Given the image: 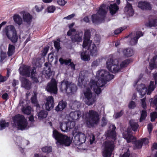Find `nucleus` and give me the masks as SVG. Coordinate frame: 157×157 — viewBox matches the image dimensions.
<instances>
[{
    "instance_id": "obj_17",
    "label": "nucleus",
    "mask_w": 157,
    "mask_h": 157,
    "mask_svg": "<svg viewBox=\"0 0 157 157\" xmlns=\"http://www.w3.org/2000/svg\"><path fill=\"white\" fill-rule=\"evenodd\" d=\"M144 33L140 31L136 32V35L134 37L132 38L130 41V44L131 45H134L137 44L138 40L139 38L143 36Z\"/></svg>"
},
{
    "instance_id": "obj_58",
    "label": "nucleus",
    "mask_w": 157,
    "mask_h": 157,
    "mask_svg": "<svg viewBox=\"0 0 157 157\" xmlns=\"http://www.w3.org/2000/svg\"><path fill=\"white\" fill-rule=\"evenodd\" d=\"M90 40L86 39H84L83 44L82 45V47L84 48L86 46H87L88 45L89 42L90 41Z\"/></svg>"
},
{
    "instance_id": "obj_61",
    "label": "nucleus",
    "mask_w": 157,
    "mask_h": 157,
    "mask_svg": "<svg viewBox=\"0 0 157 157\" xmlns=\"http://www.w3.org/2000/svg\"><path fill=\"white\" fill-rule=\"evenodd\" d=\"M147 129L148 131L150 134L151 133L153 129V125L152 123H150L148 124Z\"/></svg>"
},
{
    "instance_id": "obj_50",
    "label": "nucleus",
    "mask_w": 157,
    "mask_h": 157,
    "mask_svg": "<svg viewBox=\"0 0 157 157\" xmlns=\"http://www.w3.org/2000/svg\"><path fill=\"white\" fill-rule=\"evenodd\" d=\"M151 122L155 121V119L157 118V112H154L152 113L151 114Z\"/></svg>"
},
{
    "instance_id": "obj_62",
    "label": "nucleus",
    "mask_w": 157,
    "mask_h": 157,
    "mask_svg": "<svg viewBox=\"0 0 157 157\" xmlns=\"http://www.w3.org/2000/svg\"><path fill=\"white\" fill-rule=\"evenodd\" d=\"M71 122H70L69 123V129H72L73 128L75 125V121H72Z\"/></svg>"
},
{
    "instance_id": "obj_8",
    "label": "nucleus",
    "mask_w": 157,
    "mask_h": 157,
    "mask_svg": "<svg viewBox=\"0 0 157 157\" xmlns=\"http://www.w3.org/2000/svg\"><path fill=\"white\" fill-rule=\"evenodd\" d=\"M102 155L104 157H110L115 147L114 142L112 140L105 141L103 144Z\"/></svg>"
},
{
    "instance_id": "obj_15",
    "label": "nucleus",
    "mask_w": 157,
    "mask_h": 157,
    "mask_svg": "<svg viewBox=\"0 0 157 157\" xmlns=\"http://www.w3.org/2000/svg\"><path fill=\"white\" fill-rule=\"evenodd\" d=\"M45 67L44 68L43 73L45 74V77L46 78L48 79L51 77H52L53 71H51V67L48 65V62L44 63Z\"/></svg>"
},
{
    "instance_id": "obj_37",
    "label": "nucleus",
    "mask_w": 157,
    "mask_h": 157,
    "mask_svg": "<svg viewBox=\"0 0 157 157\" xmlns=\"http://www.w3.org/2000/svg\"><path fill=\"white\" fill-rule=\"evenodd\" d=\"M81 58L82 60L84 61L89 60L90 59V56L86 51L81 53Z\"/></svg>"
},
{
    "instance_id": "obj_26",
    "label": "nucleus",
    "mask_w": 157,
    "mask_h": 157,
    "mask_svg": "<svg viewBox=\"0 0 157 157\" xmlns=\"http://www.w3.org/2000/svg\"><path fill=\"white\" fill-rule=\"evenodd\" d=\"M105 6L104 4L101 5L97 12L101 16V17H104V20L107 13L105 10Z\"/></svg>"
},
{
    "instance_id": "obj_30",
    "label": "nucleus",
    "mask_w": 157,
    "mask_h": 157,
    "mask_svg": "<svg viewBox=\"0 0 157 157\" xmlns=\"http://www.w3.org/2000/svg\"><path fill=\"white\" fill-rule=\"evenodd\" d=\"M23 18L24 22L29 24L32 21L33 17L29 13H27L23 14Z\"/></svg>"
},
{
    "instance_id": "obj_12",
    "label": "nucleus",
    "mask_w": 157,
    "mask_h": 157,
    "mask_svg": "<svg viewBox=\"0 0 157 157\" xmlns=\"http://www.w3.org/2000/svg\"><path fill=\"white\" fill-rule=\"evenodd\" d=\"M20 73L23 76L29 77L31 68L30 66L26 65H23L19 68Z\"/></svg>"
},
{
    "instance_id": "obj_21",
    "label": "nucleus",
    "mask_w": 157,
    "mask_h": 157,
    "mask_svg": "<svg viewBox=\"0 0 157 157\" xmlns=\"http://www.w3.org/2000/svg\"><path fill=\"white\" fill-rule=\"evenodd\" d=\"M67 105V102L62 100L59 102L55 109L57 112H62L66 107Z\"/></svg>"
},
{
    "instance_id": "obj_23",
    "label": "nucleus",
    "mask_w": 157,
    "mask_h": 157,
    "mask_svg": "<svg viewBox=\"0 0 157 157\" xmlns=\"http://www.w3.org/2000/svg\"><path fill=\"white\" fill-rule=\"evenodd\" d=\"M30 77L32 80L33 81V83H37L39 82L38 78L39 77L37 75L36 69L35 67H33V68L31 72Z\"/></svg>"
},
{
    "instance_id": "obj_48",
    "label": "nucleus",
    "mask_w": 157,
    "mask_h": 157,
    "mask_svg": "<svg viewBox=\"0 0 157 157\" xmlns=\"http://www.w3.org/2000/svg\"><path fill=\"white\" fill-rule=\"evenodd\" d=\"M22 111L25 114L29 115L31 113V108L30 106H28L25 108H23Z\"/></svg>"
},
{
    "instance_id": "obj_28",
    "label": "nucleus",
    "mask_w": 157,
    "mask_h": 157,
    "mask_svg": "<svg viewBox=\"0 0 157 157\" xmlns=\"http://www.w3.org/2000/svg\"><path fill=\"white\" fill-rule=\"evenodd\" d=\"M145 25L150 28L156 27L157 26V19L155 18H149L148 22L145 24Z\"/></svg>"
},
{
    "instance_id": "obj_32",
    "label": "nucleus",
    "mask_w": 157,
    "mask_h": 157,
    "mask_svg": "<svg viewBox=\"0 0 157 157\" xmlns=\"http://www.w3.org/2000/svg\"><path fill=\"white\" fill-rule=\"evenodd\" d=\"M154 83V81H151L149 85L147 86V94L150 95L151 92L154 90L156 87V85Z\"/></svg>"
},
{
    "instance_id": "obj_18",
    "label": "nucleus",
    "mask_w": 157,
    "mask_h": 157,
    "mask_svg": "<svg viewBox=\"0 0 157 157\" xmlns=\"http://www.w3.org/2000/svg\"><path fill=\"white\" fill-rule=\"evenodd\" d=\"M136 90L139 92L141 96V97H143L146 94L147 91V88L145 85L141 84L138 85L136 87Z\"/></svg>"
},
{
    "instance_id": "obj_3",
    "label": "nucleus",
    "mask_w": 157,
    "mask_h": 157,
    "mask_svg": "<svg viewBox=\"0 0 157 157\" xmlns=\"http://www.w3.org/2000/svg\"><path fill=\"white\" fill-rule=\"evenodd\" d=\"M53 136L56 140V144L57 146H68L71 143V140L69 137L63 135L56 129L54 130L53 131Z\"/></svg>"
},
{
    "instance_id": "obj_19",
    "label": "nucleus",
    "mask_w": 157,
    "mask_h": 157,
    "mask_svg": "<svg viewBox=\"0 0 157 157\" xmlns=\"http://www.w3.org/2000/svg\"><path fill=\"white\" fill-rule=\"evenodd\" d=\"M87 49L89 51L90 55L92 56H96L98 54L97 47L94 44H90Z\"/></svg>"
},
{
    "instance_id": "obj_1",
    "label": "nucleus",
    "mask_w": 157,
    "mask_h": 157,
    "mask_svg": "<svg viewBox=\"0 0 157 157\" xmlns=\"http://www.w3.org/2000/svg\"><path fill=\"white\" fill-rule=\"evenodd\" d=\"M96 77L98 79V85L93 90L97 94H99L101 90L100 87L105 86L107 81H109L114 78V76L109 73L107 71L104 70H101L97 72Z\"/></svg>"
},
{
    "instance_id": "obj_53",
    "label": "nucleus",
    "mask_w": 157,
    "mask_h": 157,
    "mask_svg": "<svg viewBox=\"0 0 157 157\" xmlns=\"http://www.w3.org/2000/svg\"><path fill=\"white\" fill-rule=\"evenodd\" d=\"M141 101L142 107L144 109H146L147 108V105L146 103V98H144L141 100Z\"/></svg>"
},
{
    "instance_id": "obj_10",
    "label": "nucleus",
    "mask_w": 157,
    "mask_h": 157,
    "mask_svg": "<svg viewBox=\"0 0 157 157\" xmlns=\"http://www.w3.org/2000/svg\"><path fill=\"white\" fill-rule=\"evenodd\" d=\"M46 90L51 94H57V84L56 79L52 78L49 82L46 88Z\"/></svg>"
},
{
    "instance_id": "obj_27",
    "label": "nucleus",
    "mask_w": 157,
    "mask_h": 157,
    "mask_svg": "<svg viewBox=\"0 0 157 157\" xmlns=\"http://www.w3.org/2000/svg\"><path fill=\"white\" fill-rule=\"evenodd\" d=\"M124 11L127 12L130 16H132L134 13V11L132 8V4L128 2L127 3V5L124 9Z\"/></svg>"
},
{
    "instance_id": "obj_52",
    "label": "nucleus",
    "mask_w": 157,
    "mask_h": 157,
    "mask_svg": "<svg viewBox=\"0 0 157 157\" xmlns=\"http://www.w3.org/2000/svg\"><path fill=\"white\" fill-rule=\"evenodd\" d=\"M124 111L123 110H121L120 112H117L115 113L114 116L115 119H117L121 117L124 114Z\"/></svg>"
},
{
    "instance_id": "obj_42",
    "label": "nucleus",
    "mask_w": 157,
    "mask_h": 157,
    "mask_svg": "<svg viewBox=\"0 0 157 157\" xmlns=\"http://www.w3.org/2000/svg\"><path fill=\"white\" fill-rule=\"evenodd\" d=\"M130 126L133 131L135 132L137 130V129L139 127V125L138 123L136 122H129Z\"/></svg>"
},
{
    "instance_id": "obj_41",
    "label": "nucleus",
    "mask_w": 157,
    "mask_h": 157,
    "mask_svg": "<svg viewBox=\"0 0 157 157\" xmlns=\"http://www.w3.org/2000/svg\"><path fill=\"white\" fill-rule=\"evenodd\" d=\"M147 116V112L146 110H142L141 111V116L139 119V121L142 122L144 120Z\"/></svg>"
},
{
    "instance_id": "obj_43",
    "label": "nucleus",
    "mask_w": 157,
    "mask_h": 157,
    "mask_svg": "<svg viewBox=\"0 0 157 157\" xmlns=\"http://www.w3.org/2000/svg\"><path fill=\"white\" fill-rule=\"evenodd\" d=\"M157 58V56H155L153 57L152 59L151 60V63H149V69L151 70L154 68L155 65V61Z\"/></svg>"
},
{
    "instance_id": "obj_6",
    "label": "nucleus",
    "mask_w": 157,
    "mask_h": 157,
    "mask_svg": "<svg viewBox=\"0 0 157 157\" xmlns=\"http://www.w3.org/2000/svg\"><path fill=\"white\" fill-rule=\"evenodd\" d=\"M87 124L92 127L98 124L99 121V116L98 113L94 110H89L86 114Z\"/></svg>"
},
{
    "instance_id": "obj_57",
    "label": "nucleus",
    "mask_w": 157,
    "mask_h": 157,
    "mask_svg": "<svg viewBox=\"0 0 157 157\" xmlns=\"http://www.w3.org/2000/svg\"><path fill=\"white\" fill-rule=\"evenodd\" d=\"M128 107L130 109H134L136 107V105L135 102L131 101L128 105Z\"/></svg>"
},
{
    "instance_id": "obj_56",
    "label": "nucleus",
    "mask_w": 157,
    "mask_h": 157,
    "mask_svg": "<svg viewBox=\"0 0 157 157\" xmlns=\"http://www.w3.org/2000/svg\"><path fill=\"white\" fill-rule=\"evenodd\" d=\"M49 47H44V48H43V50L42 51V52L41 53V56H45L48 50H49Z\"/></svg>"
},
{
    "instance_id": "obj_20",
    "label": "nucleus",
    "mask_w": 157,
    "mask_h": 157,
    "mask_svg": "<svg viewBox=\"0 0 157 157\" xmlns=\"http://www.w3.org/2000/svg\"><path fill=\"white\" fill-rule=\"evenodd\" d=\"M138 6L143 10H150L151 9L150 4L146 1L139 2Z\"/></svg>"
},
{
    "instance_id": "obj_22",
    "label": "nucleus",
    "mask_w": 157,
    "mask_h": 157,
    "mask_svg": "<svg viewBox=\"0 0 157 157\" xmlns=\"http://www.w3.org/2000/svg\"><path fill=\"white\" fill-rule=\"evenodd\" d=\"M69 116V117L71 119V121L78 120L81 117V113L80 111L71 112L70 113Z\"/></svg>"
},
{
    "instance_id": "obj_47",
    "label": "nucleus",
    "mask_w": 157,
    "mask_h": 157,
    "mask_svg": "<svg viewBox=\"0 0 157 157\" xmlns=\"http://www.w3.org/2000/svg\"><path fill=\"white\" fill-rule=\"evenodd\" d=\"M60 39L58 38L57 39V40H54V45L55 48L58 51L59 50L60 48Z\"/></svg>"
},
{
    "instance_id": "obj_35",
    "label": "nucleus",
    "mask_w": 157,
    "mask_h": 157,
    "mask_svg": "<svg viewBox=\"0 0 157 157\" xmlns=\"http://www.w3.org/2000/svg\"><path fill=\"white\" fill-rule=\"evenodd\" d=\"M69 123L68 122L60 123V128L62 132H67L69 131Z\"/></svg>"
},
{
    "instance_id": "obj_7",
    "label": "nucleus",
    "mask_w": 157,
    "mask_h": 157,
    "mask_svg": "<svg viewBox=\"0 0 157 157\" xmlns=\"http://www.w3.org/2000/svg\"><path fill=\"white\" fill-rule=\"evenodd\" d=\"M60 88L61 90L62 91H65L68 94L73 93L77 89V87L75 85L65 80L61 82Z\"/></svg>"
},
{
    "instance_id": "obj_46",
    "label": "nucleus",
    "mask_w": 157,
    "mask_h": 157,
    "mask_svg": "<svg viewBox=\"0 0 157 157\" xmlns=\"http://www.w3.org/2000/svg\"><path fill=\"white\" fill-rule=\"evenodd\" d=\"M89 85L91 89L93 90L98 85L97 82L92 79L90 80Z\"/></svg>"
},
{
    "instance_id": "obj_25",
    "label": "nucleus",
    "mask_w": 157,
    "mask_h": 157,
    "mask_svg": "<svg viewBox=\"0 0 157 157\" xmlns=\"http://www.w3.org/2000/svg\"><path fill=\"white\" fill-rule=\"evenodd\" d=\"M22 86L23 87L27 90H30L31 87L32 83L28 79L23 78L21 80Z\"/></svg>"
},
{
    "instance_id": "obj_31",
    "label": "nucleus",
    "mask_w": 157,
    "mask_h": 157,
    "mask_svg": "<svg viewBox=\"0 0 157 157\" xmlns=\"http://www.w3.org/2000/svg\"><path fill=\"white\" fill-rule=\"evenodd\" d=\"M119 9L118 6L116 3L113 4H111L110 5L109 7L110 13L112 15H113L116 13Z\"/></svg>"
},
{
    "instance_id": "obj_24",
    "label": "nucleus",
    "mask_w": 157,
    "mask_h": 157,
    "mask_svg": "<svg viewBox=\"0 0 157 157\" xmlns=\"http://www.w3.org/2000/svg\"><path fill=\"white\" fill-rule=\"evenodd\" d=\"M92 21L94 23H101L105 21L104 17H100L97 14H94L92 15Z\"/></svg>"
},
{
    "instance_id": "obj_13",
    "label": "nucleus",
    "mask_w": 157,
    "mask_h": 157,
    "mask_svg": "<svg viewBox=\"0 0 157 157\" xmlns=\"http://www.w3.org/2000/svg\"><path fill=\"white\" fill-rule=\"evenodd\" d=\"M131 128H128L122 133L123 137L126 140L128 143H130L135 138V137L131 134Z\"/></svg>"
},
{
    "instance_id": "obj_45",
    "label": "nucleus",
    "mask_w": 157,
    "mask_h": 157,
    "mask_svg": "<svg viewBox=\"0 0 157 157\" xmlns=\"http://www.w3.org/2000/svg\"><path fill=\"white\" fill-rule=\"evenodd\" d=\"M41 150L42 152L48 154L52 151V147L50 146H46L42 148Z\"/></svg>"
},
{
    "instance_id": "obj_49",
    "label": "nucleus",
    "mask_w": 157,
    "mask_h": 157,
    "mask_svg": "<svg viewBox=\"0 0 157 157\" xmlns=\"http://www.w3.org/2000/svg\"><path fill=\"white\" fill-rule=\"evenodd\" d=\"M90 36L91 33L90 30L87 29L85 31L84 36V39L90 40Z\"/></svg>"
},
{
    "instance_id": "obj_2",
    "label": "nucleus",
    "mask_w": 157,
    "mask_h": 157,
    "mask_svg": "<svg viewBox=\"0 0 157 157\" xmlns=\"http://www.w3.org/2000/svg\"><path fill=\"white\" fill-rule=\"evenodd\" d=\"M131 61L130 59H128L123 61L119 64L117 59H113V58L109 59L106 62V67L108 70L110 72L116 73L121 71L122 68L126 67Z\"/></svg>"
},
{
    "instance_id": "obj_40",
    "label": "nucleus",
    "mask_w": 157,
    "mask_h": 157,
    "mask_svg": "<svg viewBox=\"0 0 157 157\" xmlns=\"http://www.w3.org/2000/svg\"><path fill=\"white\" fill-rule=\"evenodd\" d=\"M59 61L61 65L64 64L65 65L69 66L71 61V59H63L62 58H60L59 59Z\"/></svg>"
},
{
    "instance_id": "obj_11",
    "label": "nucleus",
    "mask_w": 157,
    "mask_h": 157,
    "mask_svg": "<svg viewBox=\"0 0 157 157\" xmlns=\"http://www.w3.org/2000/svg\"><path fill=\"white\" fill-rule=\"evenodd\" d=\"M86 136L84 134L81 132H78L74 136V142L80 145L85 142Z\"/></svg>"
},
{
    "instance_id": "obj_9",
    "label": "nucleus",
    "mask_w": 157,
    "mask_h": 157,
    "mask_svg": "<svg viewBox=\"0 0 157 157\" xmlns=\"http://www.w3.org/2000/svg\"><path fill=\"white\" fill-rule=\"evenodd\" d=\"M85 98V103L88 105H93L96 101V96L93 95L92 91L89 88H87L84 92Z\"/></svg>"
},
{
    "instance_id": "obj_60",
    "label": "nucleus",
    "mask_w": 157,
    "mask_h": 157,
    "mask_svg": "<svg viewBox=\"0 0 157 157\" xmlns=\"http://www.w3.org/2000/svg\"><path fill=\"white\" fill-rule=\"evenodd\" d=\"M57 2L58 5L61 6H63L66 3L64 0H56Z\"/></svg>"
},
{
    "instance_id": "obj_29",
    "label": "nucleus",
    "mask_w": 157,
    "mask_h": 157,
    "mask_svg": "<svg viewBox=\"0 0 157 157\" xmlns=\"http://www.w3.org/2000/svg\"><path fill=\"white\" fill-rule=\"evenodd\" d=\"M82 36H80L78 33L71 36V39L73 43L79 42L82 41Z\"/></svg>"
},
{
    "instance_id": "obj_14",
    "label": "nucleus",
    "mask_w": 157,
    "mask_h": 157,
    "mask_svg": "<svg viewBox=\"0 0 157 157\" xmlns=\"http://www.w3.org/2000/svg\"><path fill=\"white\" fill-rule=\"evenodd\" d=\"M46 100L45 108L47 110L50 111L52 109L54 106V98L52 96H50L47 98Z\"/></svg>"
},
{
    "instance_id": "obj_51",
    "label": "nucleus",
    "mask_w": 157,
    "mask_h": 157,
    "mask_svg": "<svg viewBox=\"0 0 157 157\" xmlns=\"http://www.w3.org/2000/svg\"><path fill=\"white\" fill-rule=\"evenodd\" d=\"M44 6L43 4L39 5H36L35 8L37 12H40L41 11L44 9Z\"/></svg>"
},
{
    "instance_id": "obj_5",
    "label": "nucleus",
    "mask_w": 157,
    "mask_h": 157,
    "mask_svg": "<svg viewBox=\"0 0 157 157\" xmlns=\"http://www.w3.org/2000/svg\"><path fill=\"white\" fill-rule=\"evenodd\" d=\"M5 33L7 38L13 43H16L18 39L17 31L13 25L6 26L5 28Z\"/></svg>"
},
{
    "instance_id": "obj_16",
    "label": "nucleus",
    "mask_w": 157,
    "mask_h": 157,
    "mask_svg": "<svg viewBox=\"0 0 157 157\" xmlns=\"http://www.w3.org/2000/svg\"><path fill=\"white\" fill-rule=\"evenodd\" d=\"M112 130H109L106 133L107 137L109 139L113 140L116 139V133L115 131L116 127L114 125H112Z\"/></svg>"
},
{
    "instance_id": "obj_36",
    "label": "nucleus",
    "mask_w": 157,
    "mask_h": 157,
    "mask_svg": "<svg viewBox=\"0 0 157 157\" xmlns=\"http://www.w3.org/2000/svg\"><path fill=\"white\" fill-rule=\"evenodd\" d=\"M15 50V47L14 45L9 44L7 52L8 56L10 57L12 56L14 53Z\"/></svg>"
},
{
    "instance_id": "obj_39",
    "label": "nucleus",
    "mask_w": 157,
    "mask_h": 157,
    "mask_svg": "<svg viewBox=\"0 0 157 157\" xmlns=\"http://www.w3.org/2000/svg\"><path fill=\"white\" fill-rule=\"evenodd\" d=\"M9 123L6 122L5 120L2 119L0 121V129L2 130L5 129L6 127L9 126Z\"/></svg>"
},
{
    "instance_id": "obj_34",
    "label": "nucleus",
    "mask_w": 157,
    "mask_h": 157,
    "mask_svg": "<svg viewBox=\"0 0 157 157\" xmlns=\"http://www.w3.org/2000/svg\"><path fill=\"white\" fill-rule=\"evenodd\" d=\"M123 53L124 56L128 57L131 56L134 54L133 51L131 48L124 49L123 50Z\"/></svg>"
},
{
    "instance_id": "obj_59",
    "label": "nucleus",
    "mask_w": 157,
    "mask_h": 157,
    "mask_svg": "<svg viewBox=\"0 0 157 157\" xmlns=\"http://www.w3.org/2000/svg\"><path fill=\"white\" fill-rule=\"evenodd\" d=\"M76 30L74 28L70 29L67 33V35L68 36H71L73 33L75 32Z\"/></svg>"
},
{
    "instance_id": "obj_54",
    "label": "nucleus",
    "mask_w": 157,
    "mask_h": 157,
    "mask_svg": "<svg viewBox=\"0 0 157 157\" xmlns=\"http://www.w3.org/2000/svg\"><path fill=\"white\" fill-rule=\"evenodd\" d=\"M124 29V27H120L115 30L114 33L115 35L121 33Z\"/></svg>"
},
{
    "instance_id": "obj_44",
    "label": "nucleus",
    "mask_w": 157,
    "mask_h": 157,
    "mask_svg": "<svg viewBox=\"0 0 157 157\" xmlns=\"http://www.w3.org/2000/svg\"><path fill=\"white\" fill-rule=\"evenodd\" d=\"M133 143L135 144V148L136 149H140L142 147L143 142L140 140H136L134 141Z\"/></svg>"
},
{
    "instance_id": "obj_55",
    "label": "nucleus",
    "mask_w": 157,
    "mask_h": 157,
    "mask_svg": "<svg viewBox=\"0 0 157 157\" xmlns=\"http://www.w3.org/2000/svg\"><path fill=\"white\" fill-rule=\"evenodd\" d=\"M56 10L55 6H48L47 8L48 12V13H53Z\"/></svg>"
},
{
    "instance_id": "obj_33",
    "label": "nucleus",
    "mask_w": 157,
    "mask_h": 157,
    "mask_svg": "<svg viewBox=\"0 0 157 157\" xmlns=\"http://www.w3.org/2000/svg\"><path fill=\"white\" fill-rule=\"evenodd\" d=\"M13 20L15 23L18 25H21L23 21L21 17L18 14H15L13 16Z\"/></svg>"
},
{
    "instance_id": "obj_64",
    "label": "nucleus",
    "mask_w": 157,
    "mask_h": 157,
    "mask_svg": "<svg viewBox=\"0 0 157 157\" xmlns=\"http://www.w3.org/2000/svg\"><path fill=\"white\" fill-rule=\"evenodd\" d=\"M141 141L145 145H146L149 143L148 139L147 138H144L142 139Z\"/></svg>"
},
{
    "instance_id": "obj_38",
    "label": "nucleus",
    "mask_w": 157,
    "mask_h": 157,
    "mask_svg": "<svg viewBox=\"0 0 157 157\" xmlns=\"http://www.w3.org/2000/svg\"><path fill=\"white\" fill-rule=\"evenodd\" d=\"M48 114V112L44 110H41L38 114V118L40 119H42L47 117Z\"/></svg>"
},
{
    "instance_id": "obj_63",
    "label": "nucleus",
    "mask_w": 157,
    "mask_h": 157,
    "mask_svg": "<svg viewBox=\"0 0 157 157\" xmlns=\"http://www.w3.org/2000/svg\"><path fill=\"white\" fill-rule=\"evenodd\" d=\"M75 16V13H72L71 14L68 15L67 16L64 17L63 19H67L68 20H70L73 17H74Z\"/></svg>"
},
{
    "instance_id": "obj_4",
    "label": "nucleus",
    "mask_w": 157,
    "mask_h": 157,
    "mask_svg": "<svg viewBox=\"0 0 157 157\" xmlns=\"http://www.w3.org/2000/svg\"><path fill=\"white\" fill-rule=\"evenodd\" d=\"M12 119L18 129L23 130L27 128L28 122L23 115L20 114H16L13 117Z\"/></svg>"
}]
</instances>
